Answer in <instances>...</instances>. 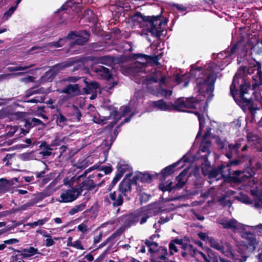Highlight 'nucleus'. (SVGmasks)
Listing matches in <instances>:
<instances>
[{
  "instance_id": "4c0bfd02",
  "label": "nucleus",
  "mask_w": 262,
  "mask_h": 262,
  "mask_svg": "<svg viewBox=\"0 0 262 262\" xmlns=\"http://www.w3.org/2000/svg\"><path fill=\"white\" fill-rule=\"evenodd\" d=\"M219 256L211 249L208 248L207 260V262H219Z\"/></svg>"
},
{
  "instance_id": "a211bd4d",
  "label": "nucleus",
  "mask_w": 262,
  "mask_h": 262,
  "mask_svg": "<svg viewBox=\"0 0 262 262\" xmlns=\"http://www.w3.org/2000/svg\"><path fill=\"white\" fill-rule=\"evenodd\" d=\"M233 179L236 182H246L248 180H251L254 175L253 171L248 168L243 170H235L233 172Z\"/></svg>"
},
{
  "instance_id": "cd10ccee",
  "label": "nucleus",
  "mask_w": 262,
  "mask_h": 262,
  "mask_svg": "<svg viewBox=\"0 0 262 262\" xmlns=\"http://www.w3.org/2000/svg\"><path fill=\"white\" fill-rule=\"evenodd\" d=\"M61 92L68 94L71 97L80 94V91L78 84H69Z\"/></svg>"
},
{
  "instance_id": "58836bf2",
  "label": "nucleus",
  "mask_w": 262,
  "mask_h": 262,
  "mask_svg": "<svg viewBox=\"0 0 262 262\" xmlns=\"http://www.w3.org/2000/svg\"><path fill=\"white\" fill-rule=\"evenodd\" d=\"M86 208L85 203H82L79 205H76L70 209L69 214L70 215H73L83 210Z\"/></svg>"
},
{
  "instance_id": "f257e3e1",
  "label": "nucleus",
  "mask_w": 262,
  "mask_h": 262,
  "mask_svg": "<svg viewBox=\"0 0 262 262\" xmlns=\"http://www.w3.org/2000/svg\"><path fill=\"white\" fill-rule=\"evenodd\" d=\"M247 28H241L236 30L232 34L233 38L237 39L236 43L232 48L221 52L217 55L216 60L206 64L203 68H195L191 66L189 73L180 75L178 73L173 76L174 82H215L221 76V71L228 65L234 58V54L240 52L241 57H249L248 53L250 50L257 54L262 53V41L253 45L252 35L247 32Z\"/></svg>"
},
{
  "instance_id": "2eb2a0df",
  "label": "nucleus",
  "mask_w": 262,
  "mask_h": 262,
  "mask_svg": "<svg viewBox=\"0 0 262 262\" xmlns=\"http://www.w3.org/2000/svg\"><path fill=\"white\" fill-rule=\"evenodd\" d=\"M187 171L183 170L176 178L177 183L174 186L172 187V183L171 182H166V183H161L159 185V188L163 191H171L173 188L180 189L184 186L186 182V174Z\"/></svg>"
},
{
  "instance_id": "bf43d9fd",
  "label": "nucleus",
  "mask_w": 262,
  "mask_h": 262,
  "mask_svg": "<svg viewBox=\"0 0 262 262\" xmlns=\"http://www.w3.org/2000/svg\"><path fill=\"white\" fill-rule=\"evenodd\" d=\"M198 236L200 239L204 241H208L209 243V238L211 237H209L208 234L206 233L200 232L198 234Z\"/></svg>"
},
{
  "instance_id": "423d86ee",
  "label": "nucleus",
  "mask_w": 262,
  "mask_h": 262,
  "mask_svg": "<svg viewBox=\"0 0 262 262\" xmlns=\"http://www.w3.org/2000/svg\"><path fill=\"white\" fill-rule=\"evenodd\" d=\"M241 235L245 239V241L243 245L241 246L237 251L240 253L242 258L244 259L245 256L247 258L255 250L258 242L255 236L252 234L248 229L243 232Z\"/></svg>"
},
{
  "instance_id": "39448f33",
  "label": "nucleus",
  "mask_w": 262,
  "mask_h": 262,
  "mask_svg": "<svg viewBox=\"0 0 262 262\" xmlns=\"http://www.w3.org/2000/svg\"><path fill=\"white\" fill-rule=\"evenodd\" d=\"M260 188L256 186L255 188L251 190V194L253 197V201H251L248 195L243 192H240L236 195L234 198L237 201L246 204H253V206L259 209L262 207V181L260 182Z\"/></svg>"
},
{
  "instance_id": "338daca9",
  "label": "nucleus",
  "mask_w": 262,
  "mask_h": 262,
  "mask_svg": "<svg viewBox=\"0 0 262 262\" xmlns=\"http://www.w3.org/2000/svg\"><path fill=\"white\" fill-rule=\"evenodd\" d=\"M217 142L220 148H224L227 144V142L225 140H222L220 139L217 140Z\"/></svg>"
},
{
  "instance_id": "aec40b11",
  "label": "nucleus",
  "mask_w": 262,
  "mask_h": 262,
  "mask_svg": "<svg viewBox=\"0 0 262 262\" xmlns=\"http://www.w3.org/2000/svg\"><path fill=\"white\" fill-rule=\"evenodd\" d=\"M132 191V184L129 180H124L119 186L118 193L121 194L127 200H129V195Z\"/></svg>"
},
{
  "instance_id": "0e129e2a",
  "label": "nucleus",
  "mask_w": 262,
  "mask_h": 262,
  "mask_svg": "<svg viewBox=\"0 0 262 262\" xmlns=\"http://www.w3.org/2000/svg\"><path fill=\"white\" fill-rule=\"evenodd\" d=\"M27 122H29L30 123V124H33L34 125H37L39 124H41L42 123L41 120H40L38 119L35 118H32L31 119L30 122L29 120Z\"/></svg>"
},
{
  "instance_id": "4be33fe9",
  "label": "nucleus",
  "mask_w": 262,
  "mask_h": 262,
  "mask_svg": "<svg viewBox=\"0 0 262 262\" xmlns=\"http://www.w3.org/2000/svg\"><path fill=\"white\" fill-rule=\"evenodd\" d=\"M151 105L161 111H173V103L171 102H166L163 99L151 101Z\"/></svg>"
},
{
  "instance_id": "9b49d317",
  "label": "nucleus",
  "mask_w": 262,
  "mask_h": 262,
  "mask_svg": "<svg viewBox=\"0 0 262 262\" xmlns=\"http://www.w3.org/2000/svg\"><path fill=\"white\" fill-rule=\"evenodd\" d=\"M82 0H69L58 10V13L60 15V20L58 23L59 25L66 24L67 19L69 16V13L71 11L76 10L77 13L79 11L78 5Z\"/></svg>"
},
{
  "instance_id": "1a4fd4ad",
  "label": "nucleus",
  "mask_w": 262,
  "mask_h": 262,
  "mask_svg": "<svg viewBox=\"0 0 262 262\" xmlns=\"http://www.w3.org/2000/svg\"><path fill=\"white\" fill-rule=\"evenodd\" d=\"M133 57L137 60L128 66V72L134 74L145 71V69L151 60V57L141 54H134Z\"/></svg>"
},
{
  "instance_id": "a18cd8bd",
  "label": "nucleus",
  "mask_w": 262,
  "mask_h": 262,
  "mask_svg": "<svg viewBox=\"0 0 262 262\" xmlns=\"http://www.w3.org/2000/svg\"><path fill=\"white\" fill-rule=\"evenodd\" d=\"M195 114L198 116V120L199 121V126L200 129L196 135V138H199V137L201 135V132L203 129L204 124H205V120L204 117L202 115H201L198 112H195Z\"/></svg>"
},
{
  "instance_id": "473e14b6",
  "label": "nucleus",
  "mask_w": 262,
  "mask_h": 262,
  "mask_svg": "<svg viewBox=\"0 0 262 262\" xmlns=\"http://www.w3.org/2000/svg\"><path fill=\"white\" fill-rule=\"evenodd\" d=\"M241 146V143H236L235 144H228V151L226 153V156L231 158L236 156L238 148Z\"/></svg>"
},
{
  "instance_id": "8fccbe9b",
  "label": "nucleus",
  "mask_w": 262,
  "mask_h": 262,
  "mask_svg": "<svg viewBox=\"0 0 262 262\" xmlns=\"http://www.w3.org/2000/svg\"><path fill=\"white\" fill-rule=\"evenodd\" d=\"M32 67V65H29L27 66H10L7 68V70L9 71H20V70H25L30 68Z\"/></svg>"
},
{
  "instance_id": "37998d69",
  "label": "nucleus",
  "mask_w": 262,
  "mask_h": 262,
  "mask_svg": "<svg viewBox=\"0 0 262 262\" xmlns=\"http://www.w3.org/2000/svg\"><path fill=\"white\" fill-rule=\"evenodd\" d=\"M40 147H45V148L44 150L39 152V154L41 155L43 157H48L51 155L52 152L51 150H52L53 148L51 147L50 145H47L46 143H44L41 144Z\"/></svg>"
},
{
  "instance_id": "72a5a7b5",
  "label": "nucleus",
  "mask_w": 262,
  "mask_h": 262,
  "mask_svg": "<svg viewBox=\"0 0 262 262\" xmlns=\"http://www.w3.org/2000/svg\"><path fill=\"white\" fill-rule=\"evenodd\" d=\"M182 244H183V241L181 239L175 238L172 240L169 244V248L170 254H173V252H177L178 251L176 245L181 246Z\"/></svg>"
},
{
  "instance_id": "5fc2aeb1",
  "label": "nucleus",
  "mask_w": 262,
  "mask_h": 262,
  "mask_svg": "<svg viewBox=\"0 0 262 262\" xmlns=\"http://www.w3.org/2000/svg\"><path fill=\"white\" fill-rule=\"evenodd\" d=\"M122 115L119 117V118L121 117L126 116L128 113L131 112V108L129 106H123L120 108Z\"/></svg>"
},
{
  "instance_id": "09e8293b",
  "label": "nucleus",
  "mask_w": 262,
  "mask_h": 262,
  "mask_svg": "<svg viewBox=\"0 0 262 262\" xmlns=\"http://www.w3.org/2000/svg\"><path fill=\"white\" fill-rule=\"evenodd\" d=\"M49 219L48 217H45L42 219L38 220L37 221L34 222L33 223H30L27 224L28 226H29L32 228L37 226H42L45 224L46 222L49 221Z\"/></svg>"
},
{
  "instance_id": "f704fd0d",
  "label": "nucleus",
  "mask_w": 262,
  "mask_h": 262,
  "mask_svg": "<svg viewBox=\"0 0 262 262\" xmlns=\"http://www.w3.org/2000/svg\"><path fill=\"white\" fill-rule=\"evenodd\" d=\"M57 180H54L48 186L46 187L43 192L44 196H50L57 190V188H54V186L57 184Z\"/></svg>"
},
{
  "instance_id": "5701e85b",
  "label": "nucleus",
  "mask_w": 262,
  "mask_h": 262,
  "mask_svg": "<svg viewBox=\"0 0 262 262\" xmlns=\"http://www.w3.org/2000/svg\"><path fill=\"white\" fill-rule=\"evenodd\" d=\"M214 83H198L196 88L202 95H208L210 96L212 93L214 86Z\"/></svg>"
},
{
  "instance_id": "bb28decb",
  "label": "nucleus",
  "mask_w": 262,
  "mask_h": 262,
  "mask_svg": "<svg viewBox=\"0 0 262 262\" xmlns=\"http://www.w3.org/2000/svg\"><path fill=\"white\" fill-rule=\"evenodd\" d=\"M247 140L249 144L254 145L258 151L262 152V140L257 135L248 134Z\"/></svg>"
},
{
  "instance_id": "3c124183",
  "label": "nucleus",
  "mask_w": 262,
  "mask_h": 262,
  "mask_svg": "<svg viewBox=\"0 0 262 262\" xmlns=\"http://www.w3.org/2000/svg\"><path fill=\"white\" fill-rule=\"evenodd\" d=\"M248 227H249L247 228L248 230L250 231L252 230L258 234H262V224L256 226H248Z\"/></svg>"
},
{
  "instance_id": "7ed1b4c3",
  "label": "nucleus",
  "mask_w": 262,
  "mask_h": 262,
  "mask_svg": "<svg viewBox=\"0 0 262 262\" xmlns=\"http://www.w3.org/2000/svg\"><path fill=\"white\" fill-rule=\"evenodd\" d=\"M132 19L135 25L142 29L140 35L145 36L149 42L151 40L147 36L148 33L154 36L160 37L166 31L163 26L166 25L168 20L165 18L161 19L159 16H145L141 13L137 12L132 16Z\"/></svg>"
},
{
  "instance_id": "c03bdc74",
  "label": "nucleus",
  "mask_w": 262,
  "mask_h": 262,
  "mask_svg": "<svg viewBox=\"0 0 262 262\" xmlns=\"http://www.w3.org/2000/svg\"><path fill=\"white\" fill-rule=\"evenodd\" d=\"M155 254L159 256V258L161 260L165 261L166 259V256L167 254V249L165 247H161Z\"/></svg>"
},
{
  "instance_id": "f3484780",
  "label": "nucleus",
  "mask_w": 262,
  "mask_h": 262,
  "mask_svg": "<svg viewBox=\"0 0 262 262\" xmlns=\"http://www.w3.org/2000/svg\"><path fill=\"white\" fill-rule=\"evenodd\" d=\"M147 88L148 91L155 95L157 96H164L165 97L170 96L172 95V91L169 90H165L163 88V86L165 83H159L157 85L152 86L151 84L153 83H147Z\"/></svg>"
},
{
  "instance_id": "603ef678",
  "label": "nucleus",
  "mask_w": 262,
  "mask_h": 262,
  "mask_svg": "<svg viewBox=\"0 0 262 262\" xmlns=\"http://www.w3.org/2000/svg\"><path fill=\"white\" fill-rule=\"evenodd\" d=\"M214 195V189L213 187L209 189L207 191L201 193V196L204 198H208L209 196L213 197Z\"/></svg>"
},
{
  "instance_id": "c9c22d12",
  "label": "nucleus",
  "mask_w": 262,
  "mask_h": 262,
  "mask_svg": "<svg viewBox=\"0 0 262 262\" xmlns=\"http://www.w3.org/2000/svg\"><path fill=\"white\" fill-rule=\"evenodd\" d=\"M21 255L24 257H28L33 256L37 253L38 249L33 247H30L28 248L23 249L21 250Z\"/></svg>"
},
{
  "instance_id": "864d4df0",
  "label": "nucleus",
  "mask_w": 262,
  "mask_h": 262,
  "mask_svg": "<svg viewBox=\"0 0 262 262\" xmlns=\"http://www.w3.org/2000/svg\"><path fill=\"white\" fill-rule=\"evenodd\" d=\"M80 81V82H88L86 81V79L85 77H78L76 76L74 77H69L68 80L67 82H76L77 81Z\"/></svg>"
},
{
  "instance_id": "680f3d73",
  "label": "nucleus",
  "mask_w": 262,
  "mask_h": 262,
  "mask_svg": "<svg viewBox=\"0 0 262 262\" xmlns=\"http://www.w3.org/2000/svg\"><path fill=\"white\" fill-rule=\"evenodd\" d=\"M77 229L79 231L84 233L88 230V227L85 223H83L80 224L77 227Z\"/></svg>"
},
{
  "instance_id": "7c9ffc66",
  "label": "nucleus",
  "mask_w": 262,
  "mask_h": 262,
  "mask_svg": "<svg viewBox=\"0 0 262 262\" xmlns=\"http://www.w3.org/2000/svg\"><path fill=\"white\" fill-rule=\"evenodd\" d=\"M211 145V142L209 140H204L203 139V141L201 144L200 149L199 152H205L206 154L203 155V158L206 159L210 153L209 151V147Z\"/></svg>"
},
{
  "instance_id": "0eeeda50",
  "label": "nucleus",
  "mask_w": 262,
  "mask_h": 262,
  "mask_svg": "<svg viewBox=\"0 0 262 262\" xmlns=\"http://www.w3.org/2000/svg\"><path fill=\"white\" fill-rule=\"evenodd\" d=\"M152 215V210L149 207H145L129 215L126 219V224L130 227L137 223L143 224Z\"/></svg>"
},
{
  "instance_id": "6e6d98bb",
  "label": "nucleus",
  "mask_w": 262,
  "mask_h": 262,
  "mask_svg": "<svg viewBox=\"0 0 262 262\" xmlns=\"http://www.w3.org/2000/svg\"><path fill=\"white\" fill-rule=\"evenodd\" d=\"M17 226H18V224H15L13 225H8L5 228L1 229V230H0V231L3 232H2V234H3L9 231L13 230L15 227H16Z\"/></svg>"
},
{
  "instance_id": "e433bc0d",
  "label": "nucleus",
  "mask_w": 262,
  "mask_h": 262,
  "mask_svg": "<svg viewBox=\"0 0 262 262\" xmlns=\"http://www.w3.org/2000/svg\"><path fill=\"white\" fill-rule=\"evenodd\" d=\"M129 168L128 164H126L124 162H120L118 164V170L117 174L118 177H122L126 170Z\"/></svg>"
},
{
  "instance_id": "052dcab7",
  "label": "nucleus",
  "mask_w": 262,
  "mask_h": 262,
  "mask_svg": "<svg viewBox=\"0 0 262 262\" xmlns=\"http://www.w3.org/2000/svg\"><path fill=\"white\" fill-rule=\"evenodd\" d=\"M88 161L86 160H82L81 162H78L77 164L78 168H85L88 166Z\"/></svg>"
},
{
  "instance_id": "ea45409f",
  "label": "nucleus",
  "mask_w": 262,
  "mask_h": 262,
  "mask_svg": "<svg viewBox=\"0 0 262 262\" xmlns=\"http://www.w3.org/2000/svg\"><path fill=\"white\" fill-rule=\"evenodd\" d=\"M21 0H16L15 2V5L11 7L10 9L5 12L3 16V18L5 19H8V18H9L14 13L15 10L17 8L18 4L21 2Z\"/></svg>"
},
{
  "instance_id": "f03ea898",
  "label": "nucleus",
  "mask_w": 262,
  "mask_h": 262,
  "mask_svg": "<svg viewBox=\"0 0 262 262\" xmlns=\"http://www.w3.org/2000/svg\"><path fill=\"white\" fill-rule=\"evenodd\" d=\"M257 88L262 89V83H254L253 85V94L255 96L254 100L245 97L250 90L249 83H232L230 87V94L237 104L248 106L252 112L262 106L261 97L258 96L256 91Z\"/></svg>"
},
{
  "instance_id": "de8ad7c7",
  "label": "nucleus",
  "mask_w": 262,
  "mask_h": 262,
  "mask_svg": "<svg viewBox=\"0 0 262 262\" xmlns=\"http://www.w3.org/2000/svg\"><path fill=\"white\" fill-rule=\"evenodd\" d=\"M112 62V58L109 56H103L97 59V63L98 64L108 65Z\"/></svg>"
},
{
  "instance_id": "79ce46f5",
  "label": "nucleus",
  "mask_w": 262,
  "mask_h": 262,
  "mask_svg": "<svg viewBox=\"0 0 262 262\" xmlns=\"http://www.w3.org/2000/svg\"><path fill=\"white\" fill-rule=\"evenodd\" d=\"M207 254H208V248L204 252L198 250L196 254H195V258L199 261L204 260L205 262H207Z\"/></svg>"
},
{
  "instance_id": "13d9d810",
  "label": "nucleus",
  "mask_w": 262,
  "mask_h": 262,
  "mask_svg": "<svg viewBox=\"0 0 262 262\" xmlns=\"http://www.w3.org/2000/svg\"><path fill=\"white\" fill-rule=\"evenodd\" d=\"M67 121V118L61 114H60L57 117L56 122L58 124H65Z\"/></svg>"
},
{
  "instance_id": "4468645a",
  "label": "nucleus",
  "mask_w": 262,
  "mask_h": 262,
  "mask_svg": "<svg viewBox=\"0 0 262 262\" xmlns=\"http://www.w3.org/2000/svg\"><path fill=\"white\" fill-rule=\"evenodd\" d=\"M89 37V34L86 31L79 32H71L67 36L69 39L73 41L70 44V50L74 45H82L86 42Z\"/></svg>"
},
{
  "instance_id": "393cba45",
  "label": "nucleus",
  "mask_w": 262,
  "mask_h": 262,
  "mask_svg": "<svg viewBox=\"0 0 262 262\" xmlns=\"http://www.w3.org/2000/svg\"><path fill=\"white\" fill-rule=\"evenodd\" d=\"M181 248L183 250L181 252V255L183 257H186L189 255L194 258L195 257V254H196L198 250L196 248H193L192 245L185 243L183 242Z\"/></svg>"
},
{
  "instance_id": "c85d7f7f",
  "label": "nucleus",
  "mask_w": 262,
  "mask_h": 262,
  "mask_svg": "<svg viewBox=\"0 0 262 262\" xmlns=\"http://www.w3.org/2000/svg\"><path fill=\"white\" fill-rule=\"evenodd\" d=\"M187 160H188V159H187L186 156H184L182 159L179 160L177 162L164 168L162 170V173L163 175L164 176H167L170 175V174H171L173 172V168H174L175 167H176L177 166L179 165V164L181 162H184L185 163L187 161Z\"/></svg>"
},
{
  "instance_id": "dca6fc26",
  "label": "nucleus",
  "mask_w": 262,
  "mask_h": 262,
  "mask_svg": "<svg viewBox=\"0 0 262 262\" xmlns=\"http://www.w3.org/2000/svg\"><path fill=\"white\" fill-rule=\"evenodd\" d=\"M209 245L211 247L220 251L225 256L232 255V248L227 243H223L213 237L209 238Z\"/></svg>"
},
{
  "instance_id": "69168bd1",
  "label": "nucleus",
  "mask_w": 262,
  "mask_h": 262,
  "mask_svg": "<svg viewBox=\"0 0 262 262\" xmlns=\"http://www.w3.org/2000/svg\"><path fill=\"white\" fill-rule=\"evenodd\" d=\"M33 205V204L32 202H28L27 203L22 206L20 207L19 209H17V210H27L29 207L32 206Z\"/></svg>"
},
{
  "instance_id": "774afa93",
  "label": "nucleus",
  "mask_w": 262,
  "mask_h": 262,
  "mask_svg": "<svg viewBox=\"0 0 262 262\" xmlns=\"http://www.w3.org/2000/svg\"><path fill=\"white\" fill-rule=\"evenodd\" d=\"M151 262H166L165 261L162 260L159 258V256L154 254L152 258H151Z\"/></svg>"
},
{
  "instance_id": "6e6552de",
  "label": "nucleus",
  "mask_w": 262,
  "mask_h": 262,
  "mask_svg": "<svg viewBox=\"0 0 262 262\" xmlns=\"http://www.w3.org/2000/svg\"><path fill=\"white\" fill-rule=\"evenodd\" d=\"M243 163V160L237 159L234 161H232L228 163L226 165L223 164L222 166H219L217 168L212 169L211 170H208L205 169L204 168H202V172L204 175L207 176L209 179L215 178L219 177L216 179L217 180L220 177H222L227 174H230L231 173L230 172L229 167L234 165H238Z\"/></svg>"
},
{
  "instance_id": "e2e57ef3",
  "label": "nucleus",
  "mask_w": 262,
  "mask_h": 262,
  "mask_svg": "<svg viewBox=\"0 0 262 262\" xmlns=\"http://www.w3.org/2000/svg\"><path fill=\"white\" fill-rule=\"evenodd\" d=\"M72 247L77 249H80V250H83L84 248L82 246L81 244V242L80 241H76L73 242V244L72 245Z\"/></svg>"
},
{
  "instance_id": "2f4dec72",
  "label": "nucleus",
  "mask_w": 262,
  "mask_h": 262,
  "mask_svg": "<svg viewBox=\"0 0 262 262\" xmlns=\"http://www.w3.org/2000/svg\"><path fill=\"white\" fill-rule=\"evenodd\" d=\"M228 258L219 256L218 259L219 262H244L246 260V256L244 257V259L241 258L236 257L232 253V255L226 256Z\"/></svg>"
},
{
  "instance_id": "ddd939ff",
  "label": "nucleus",
  "mask_w": 262,
  "mask_h": 262,
  "mask_svg": "<svg viewBox=\"0 0 262 262\" xmlns=\"http://www.w3.org/2000/svg\"><path fill=\"white\" fill-rule=\"evenodd\" d=\"M81 194V190L77 187H72L67 189H62L57 201L60 203H70L76 200Z\"/></svg>"
},
{
  "instance_id": "c756f323",
  "label": "nucleus",
  "mask_w": 262,
  "mask_h": 262,
  "mask_svg": "<svg viewBox=\"0 0 262 262\" xmlns=\"http://www.w3.org/2000/svg\"><path fill=\"white\" fill-rule=\"evenodd\" d=\"M92 178V177L90 176L82 183L78 185L77 187L81 190V193L84 190H90L95 187V184L93 180L91 179Z\"/></svg>"
},
{
  "instance_id": "4d7b16f0",
  "label": "nucleus",
  "mask_w": 262,
  "mask_h": 262,
  "mask_svg": "<svg viewBox=\"0 0 262 262\" xmlns=\"http://www.w3.org/2000/svg\"><path fill=\"white\" fill-rule=\"evenodd\" d=\"M13 156L14 155L13 154H7L6 156L3 158V161L4 162H6L5 165L6 166H9L11 164L10 161Z\"/></svg>"
},
{
  "instance_id": "9d476101",
  "label": "nucleus",
  "mask_w": 262,
  "mask_h": 262,
  "mask_svg": "<svg viewBox=\"0 0 262 262\" xmlns=\"http://www.w3.org/2000/svg\"><path fill=\"white\" fill-rule=\"evenodd\" d=\"M204 103L198 98H179L173 103V111L178 112H185L186 108H200L201 105Z\"/></svg>"
},
{
  "instance_id": "412c9836",
  "label": "nucleus",
  "mask_w": 262,
  "mask_h": 262,
  "mask_svg": "<svg viewBox=\"0 0 262 262\" xmlns=\"http://www.w3.org/2000/svg\"><path fill=\"white\" fill-rule=\"evenodd\" d=\"M92 69L97 74V76L99 77L100 78L109 80L112 77V75L108 69L101 65L94 66L93 67Z\"/></svg>"
},
{
  "instance_id": "a19ab883",
  "label": "nucleus",
  "mask_w": 262,
  "mask_h": 262,
  "mask_svg": "<svg viewBox=\"0 0 262 262\" xmlns=\"http://www.w3.org/2000/svg\"><path fill=\"white\" fill-rule=\"evenodd\" d=\"M145 245L148 247L149 251L151 253L155 254L158 249V243L150 240H146L145 241Z\"/></svg>"
},
{
  "instance_id": "a878e982",
  "label": "nucleus",
  "mask_w": 262,
  "mask_h": 262,
  "mask_svg": "<svg viewBox=\"0 0 262 262\" xmlns=\"http://www.w3.org/2000/svg\"><path fill=\"white\" fill-rule=\"evenodd\" d=\"M110 198L111 200V203L114 207L120 206L123 203V196L118 192H111Z\"/></svg>"
},
{
  "instance_id": "49530a36",
  "label": "nucleus",
  "mask_w": 262,
  "mask_h": 262,
  "mask_svg": "<svg viewBox=\"0 0 262 262\" xmlns=\"http://www.w3.org/2000/svg\"><path fill=\"white\" fill-rule=\"evenodd\" d=\"M137 178L142 182H150L151 180V176L147 173H140L137 176Z\"/></svg>"
},
{
  "instance_id": "20e7f679",
  "label": "nucleus",
  "mask_w": 262,
  "mask_h": 262,
  "mask_svg": "<svg viewBox=\"0 0 262 262\" xmlns=\"http://www.w3.org/2000/svg\"><path fill=\"white\" fill-rule=\"evenodd\" d=\"M237 59L238 64L243 63L235 73L232 82H246L247 77L252 74V78L254 82H262L261 66L259 62L249 57H241L239 55Z\"/></svg>"
},
{
  "instance_id": "b1692460",
  "label": "nucleus",
  "mask_w": 262,
  "mask_h": 262,
  "mask_svg": "<svg viewBox=\"0 0 262 262\" xmlns=\"http://www.w3.org/2000/svg\"><path fill=\"white\" fill-rule=\"evenodd\" d=\"M147 78L148 80L147 82H165L167 80L160 70L155 69L150 75H147Z\"/></svg>"
},
{
  "instance_id": "f8f14e48",
  "label": "nucleus",
  "mask_w": 262,
  "mask_h": 262,
  "mask_svg": "<svg viewBox=\"0 0 262 262\" xmlns=\"http://www.w3.org/2000/svg\"><path fill=\"white\" fill-rule=\"evenodd\" d=\"M216 223L221 225L224 229H229L234 232L239 233L241 234L249 228L247 225L240 223L234 219L219 218L217 219Z\"/></svg>"
},
{
  "instance_id": "6ab92c4d",
  "label": "nucleus",
  "mask_w": 262,
  "mask_h": 262,
  "mask_svg": "<svg viewBox=\"0 0 262 262\" xmlns=\"http://www.w3.org/2000/svg\"><path fill=\"white\" fill-rule=\"evenodd\" d=\"M67 66H68L67 64L64 63L54 66L48 71L46 72L45 75L42 76V82H52L53 77L55 76L57 72Z\"/></svg>"
}]
</instances>
